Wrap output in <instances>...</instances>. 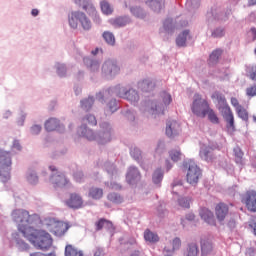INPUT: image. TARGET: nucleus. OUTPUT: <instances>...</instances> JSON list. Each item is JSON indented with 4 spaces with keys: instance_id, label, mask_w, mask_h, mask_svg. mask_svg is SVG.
Instances as JSON below:
<instances>
[{
    "instance_id": "47",
    "label": "nucleus",
    "mask_w": 256,
    "mask_h": 256,
    "mask_svg": "<svg viewBox=\"0 0 256 256\" xmlns=\"http://www.w3.org/2000/svg\"><path fill=\"white\" fill-rule=\"evenodd\" d=\"M27 119V113L21 112L20 116L17 118V125L18 127H23L25 125V120Z\"/></svg>"
},
{
    "instance_id": "53",
    "label": "nucleus",
    "mask_w": 256,
    "mask_h": 256,
    "mask_svg": "<svg viewBox=\"0 0 256 256\" xmlns=\"http://www.w3.org/2000/svg\"><path fill=\"white\" fill-rule=\"evenodd\" d=\"M115 25L119 26V27H123L127 24V20L125 18H117L114 21Z\"/></svg>"
},
{
    "instance_id": "26",
    "label": "nucleus",
    "mask_w": 256,
    "mask_h": 256,
    "mask_svg": "<svg viewBox=\"0 0 256 256\" xmlns=\"http://www.w3.org/2000/svg\"><path fill=\"white\" fill-rule=\"evenodd\" d=\"M14 239L17 249L19 251H27L29 249V244H27L23 239L19 238V234H14Z\"/></svg>"
},
{
    "instance_id": "16",
    "label": "nucleus",
    "mask_w": 256,
    "mask_h": 256,
    "mask_svg": "<svg viewBox=\"0 0 256 256\" xmlns=\"http://www.w3.org/2000/svg\"><path fill=\"white\" fill-rule=\"evenodd\" d=\"M141 178V175L136 167H130L128 169L126 179L129 184H135L137 183Z\"/></svg>"
},
{
    "instance_id": "48",
    "label": "nucleus",
    "mask_w": 256,
    "mask_h": 256,
    "mask_svg": "<svg viewBox=\"0 0 256 256\" xmlns=\"http://www.w3.org/2000/svg\"><path fill=\"white\" fill-rule=\"evenodd\" d=\"M173 248L172 250H167V248L165 247V251L169 252V251H176V249H179V247H181V240L179 238H175L172 242Z\"/></svg>"
},
{
    "instance_id": "43",
    "label": "nucleus",
    "mask_w": 256,
    "mask_h": 256,
    "mask_svg": "<svg viewBox=\"0 0 256 256\" xmlns=\"http://www.w3.org/2000/svg\"><path fill=\"white\" fill-rule=\"evenodd\" d=\"M199 250L196 244L189 245L187 256H198Z\"/></svg>"
},
{
    "instance_id": "45",
    "label": "nucleus",
    "mask_w": 256,
    "mask_h": 256,
    "mask_svg": "<svg viewBox=\"0 0 256 256\" xmlns=\"http://www.w3.org/2000/svg\"><path fill=\"white\" fill-rule=\"evenodd\" d=\"M234 153H235V161L237 163H242V159H243V156H244V153L242 152V150L239 148V147H236L234 149Z\"/></svg>"
},
{
    "instance_id": "55",
    "label": "nucleus",
    "mask_w": 256,
    "mask_h": 256,
    "mask_svg": "<svg viewBox=\"0 0 256 256\" xmlns=\"http://www.w3.org/2000/svg\"><path fill=\"white\" fill-rule=\"evenodd\" d=\"M224 35V32L222 29H217L212 33V37L214 38H220Z\"/></svg>"
},
{
    "instance_id": "19",
    "label": "nucleus",
    "mask_w": 256,
    "mask_h": 256,
    "mask_svg": "<svg viewBox=\"0 0 256 256\" xmlns=\"http://www.w3.org/2000/svg\"><path fill=\"white\" fill-rule=\"evenodd\" d=\"M53 69L60 79L65 77V62L63 60H56L53 65Z\"/></svg>"
},
{
    "instance_id": "23",
    "label": "nucleus",
    "mask_w": 256,
    "mask_h": 256,
    "mask_svg": "<svg viewBox=\"0 0 256 256\" xmlns=\"http://www.w3.org/2000/svg\"><path fill=\"white\" fill-rule=\"evenodd\" d=\"M138 88L142 92H151L155 88V84L150 80H143L142 82L138 83Z\"/></svg>"
},
{
    "instance_id": "11",
    "label": "nucleus",
    "mask_w": 256,
    "mask_h": 256,
    "mask_svg": "<svg viewBox=\"0 0 256 256\" xmlns=\"http://www.w3.org/2000/svg\"><path fill=\"white\" fill-rule=\"evenodd\" d=\"M120 71L117 63L114 60H107L102 66V74L105 77H113Z\"/></svg>"
},
{
    "instance_id": "21",
    "label": "nucleus",
    "mask_w": 256,
    "mask_h": 256,
    "mask_svg": "<svg viewBox=\"0 0 256 256\" xmlns=\"http://www.w3.org/2000/svg\"><path fill=\"white\" fill-rule=\"evenodd\" d=\"M103 189L98 187H91L88 191V197L92 198L93 200H100L103 197Z\"/></svg>"
},
{
    "instance_id": "9",
    "label": "nucleus",
    "mask_w": 256,
    "mask_h": 256,
    "mask_svg": "<svg viewBox=\"0 0 256 256\" xmlns=\"http://www.w3.org/2000/svg\"><path fill=\"white\" fill-rule=\"evenodd\" d=\"M161 99L163 101V104L162 103L158 104L157 101L148 102V107L150 108V111L152 114H154V113H162L163 114L165 106H168L172 101L171 95L166 92H163L161 94Z\"/></svg>"
},
{
    "instance_id": "6",
    "label": "nucleus",
    "mask_w": 256,
    "mask_h": 256,
    "mask_svg": "<svg viewBox=\"0 0 256 256\" xmlns=\"http://www.w3.org/2000/svg\"><path fill=\"white\" fill-rule=\"evenodd\" d=\"M209 109L210 105L208 101L203 99L201 95L195 94L191 105L192 113L197 117L205 118Z\"/></svg>"
},
{
    "instance_id": "61",
    "label": "nucleus",
    "mask_w": 256,
    "mask_h": 256,
    "mask_svg": "<svg viewBox=\"0 0 256 256\" xmlns=\"http://www.w3.org/2000/svg\"><path fill=\"white\" fill-rule=\"evenodd\" d=\"M109 110L111 112H114L116 110V102L115 101L110 103Z\"/></svg>"
},
{
    "instance_id": "51",
    "label": "nucleus",
    "mask_w": 256,
    "mask_h": 256,
    "mask_svg": "<svg viewBox=\"0 0 256 256\" xmlns=\"http://www.w3.org/2000/svg\"><path fill=\"white\" fill-rule=\"evenodd\" d=\"M131 12L134 16L138 18H143L144 14L141 8H131Z\"/></svg>"
},
{
    "instance_id": "18",
    "label": "nucleus",
    "mask_w": 256,
    "mask_h": 256,
    "mask_svg": "<svg viewBox=\"0 0 256 256\" xmlns=\"http://www.w3.org/2000/svg\"><path fill=\"white\" fill-rule=\"evenodd\" d=\"M200 217L210 225H216L214 214L207 208H202L199 212Z\"/></svg>"
},
{
    "instance_id": "17",
    "label": "nucleus",
    "mask_w": 256,
    "mask_h": 256,
    "mask_svg": "<svg viewBox=\"0 0 256 256\" xmlns=\"http://www.w3.org/2000/svg\"><path fill=\"white\" fill-rule=\"evenodd\" d=\"M76 4H79L83 10H85L89 15L97 14L95 6L92 5L91 0H75Z\"/></svg>"
},
{
    "instance_id": "44",
    "label": "nucleus",
    "mask_w": 256,
    "mask_h": 256,
    "mask_svg": "<svg viewBox=\"0 0 256 256\" xmlns=\"http://www.w3.org/2000/svg\"><path fill=\"white\" fill-rule=\"evenodd\" d=\"M169 156L174 162H177L181 159L182 154L180 150H171Z\"/></svg>"
},
{
    "instance_id": "5",
    "label": "nucleus",
    "mask_w": 256,
    "mask_h": 256,
    "mask_svg": "<svg viewBox=\"0 0 256 256\" xmlns=\"http://www.w3.org/2000/svg\"><path fill=\"white\" fill-rule=\"evenodd\" d=\"M50 171L49 181L55 191H65V174L57 166L51 164L48 166Z\"/></svg>"
},
{
    "instance_id": "13",
    "label": "nucleus",
    "mask_w": 256,
    "mask_h": 256,
    "mask_svg": "<svg viewBox=\"0 0 256 256\" xmlns=\"http://www.w3.org/2000/svg\"><path fill=\"white\" fill-rule=\"evenodd\" d=\"M181 132V127L176 121H168L166 125V135L170 138H174Z\"/></svg>"
},
{
    "instance_id": "10",
    "label": "nucleus",
    "mask_w": 256,
    "mask_h": 256,
    "mask_svg": "<svg viewBox=\"0 0 256 256\" xmlns=\"http://www.w3.org/2000/svg\"><path fill=\"white\" fill-rule=\"evenodd\" d=\"M242 202L250 212H256V191L249 190L242 195Z\"/></svg>"
},
{
    "instance_id": "20",
    "label": "nucleus",
    "mask_w": 256,
    "mask_h": 256,
    "mask_svg": "<svg viewBox=\"0 0 256 256\" xmlns=\"http://www.w3.org/2000/svg\"><path fill=\"white\" fill-rule=\"evenodd\" d=\"M27 183L29 185H38L39 184V175H37V171L28 170L25 175Z\"/></svg>"
},
{
    "instance_id": "39",
    "label": "nucleus",
    "mask_w": 256,
    "mask_h": 256,
    "mask_svg": "<svg viewBox=\"0 0 256 256\" xmlns=\"http://www.w3.org/2000/svg\"><path fill=\"white\" fill-rule=\"evenodd\" d=\"M246 73L251 80L256 81V66H247Z\"/></svg>"
},
{
    "instance_id": "30",
    "label": "nucleus",
    "mask_w": 256,
    "mask_h": 256,
    "mask_svg": "<svg viewBox=\"0 0 256 256\" xmlns=\"http://www.w3.org/2000/svg\"><path fill=\"white\" fill-rule=\"evenodd\" d=\"M202 255H208L212 251V244L208 239L201 240Z\"/></svg>"
},
{
    "instance_id": "57",
    "label": "nucleus",
    "mask_w": 256,
    "mask_h": 256,
    "mask_svg": "<svg viewBox=\"0 0 256 256\" xmlns=\"http://www.w3.org/2000/svg\"><path fill=\"white\" fill-rule=\"evenodd\" d=\"M13 116V112L11 110H5L3 113H2V117L3 119H9Z\"/></svg>"
},
{
    "instance_id": "3",
    "label": "nucleus",
    "mask_w": 256,
    "mask_h": 256,
    "mask_svg": "<svg viewBox=\"0 0 256 256\" xmlns=\"http://www.w3.org/2000/svg\"><path fill=\"white\" fill-rule=\"evenodd\" d=\"M13 165V154L11 151L0 150V180L7 183L11 179V166Z\"/></svg>"
},
{
    "instance_id": "31",
    "label": "nucleus",
    "mask_w": 256,
    "mask_h": 256,
    "mask_svg": "<svg viewBox=\"0 0 256 256\" xmlns=\"http://www.w3.org/2000/svg\"><path fill=\"white\" fill-rule=\"evenodd\" d=\"M107 127L106 132H101L99 134V143L104 144L106 142H109L111 140V133H110V128L108 124H105Z\"/></svg>"
},
{
    "instance_id": "22",
    "label": "nucleus",
    "mask_w": 256,
    "mask_h": 256,
    "mask_svg": "<svg viewBox=\"0 0 256 256\" xmlns=\"http://www.w3.org/2000/svg\"><path fill=\"white\" fill-rule=\"evenodd\" d=\"M200 156L202 159H204L207 162H212L215 159V156L213 154V150L211 148H202L200 151Z\"/></svg>"
},
{
    "instance_id": "42",
    "label": "nucleus",
    "mask_w": 256,
    "mask_h": 256,
    "mask_svg": "<svg viewBox=\"0 0 256 256\" xmlns=\"http://www.w3.org/2000/svg\"><path fill=\"white\" fill-rule=\"evenodd\" d=\"M103 38L109 45L113 46L115 44V37L112 33L104 32Z\"/></svg>"
},
{
    "instance_id": "1",
    "label": "nucleus",
    "mask_w": 256,
    "mask_h": 256,
    "mask_svg": "<svg viewBox=\"0 0 256 256\" xmlns=\"http://www.w3.org/2000/svg\"><path fill=\"white\" fill-rule=\"evenodd\" d=\"M12 219L15 223H18V231H20L36 249L45 251L53 245V238H51L50 233L35 229V227L41 225V217H39V214L30 215L27 210L18 209L12 212Z\"/></svg>"
},
{
    "instance_id": "36",
    "label": "nucleus",
    "mask_w": 256,
    "mask_h": 256,
    "mask_svg": "<svg viewBox=\"0 0 256 256\" xmlns=\"http://www.w3.org/2000/svg\"><path fill=\"white\" fill-rule=\"evenodd\" d=\"M107 199L115 204H119L123 201V198L117 193H109Z\"/></svg>"
},
{
    "instance_id": "62",
    "label": "nucleus",
    "mask_w": 256,
    "mask_h": 256,
    "mask_svg": "<svg viewBox=\"0 0 256 256\" xmlns=\"http://www.w3.org/2000/svg\"><path fill=\"white\" fill-rule=\"evenodd\" d=\"M186 218H187L188 220L192 221V220L195 219V215L192 214V213H190V214H188V215L186 216Z\"/></svg>"
},
{
    "instance_id": "7",
    "label": "nucleus",
    "mask_w": 256,
    "mask_h": 256,
    "mask_svg": "<svg viewBox=\"0 0 256 256\" xmlns=\"http://www.w3.org/2000/svg\"><path fill=\"white\" fill-rule=\"evenodd\" d=\"M183 165L187 170V175H186L187 182L195 186L198 183L199 179L202 177L201 169L192 160L185 161Z\"/></svg>"
},
{
    "instance_id": "49",
    "label": "nucleus",
    "mask_w": 256,
    "mask_h": 256,
    "mask_svg": "<svg viewBox=\"0 0 256 256\" xmlns=\"http://www.w3.org/2000/svg\"><path fill=\"white\" fill-rule=\"evenodd\" d=\"M47 221L48 222L46 223V225L48 227H52V229H57V227H59V225H61V222H57L54 218H50Z\"/></svg>"
},
{
    "instance_id": "4",
    "label": "nucleus",
    "mask_w": 256,
    "mask_h": 256,
    "mask_svg": "<svg viewBox=\"0 0 256 256\" xmlns=\"http://www.w3.org/2000/svg\"><path fill=\"white\" fill-rule=\"evenodd\" d=\"M68 23L73 29H77L79 24L85 31L91 30L92 27L89 17H87V15L81 11L72 12L68 17Z\"/></svg>"
},
{
    "instance_id": "27",
    "label": "nucleus",
    "mask_w": 256,
    "mask_h": 256,
    "mask_svg": "<svg viewBox=\"0 0 256 256\" xmlns=\"http://www.w3.org/2000/svg\"><path fill=\"white\" fill-rule=\"evenodd\" d=\"M102 228H106L108 230L113 229V224L111 221L101 218L96 222V230H101Z\"/></svg>"
},
{
    "instance_id": "24",
    "label": "nucleus",
    "mask_w": 256,
    "mask_h": 256,
    "mask_svg": "<svg viewBox=\"0 0 256 256\" xmlns=\"http://www.w3.org/2000/svg\"><path fill=\"white\" fill-rule=\"evenodd\" d=\"M119 96L131 102H137L139 100L138 93L133 89H130L129 91L125 92L124 94H120Z\"/></svg>"
},
{
    "instance_id": "52",
    "label": "nucleus",
    "mask_w": 256,
    "mask_h": 256,
    "mask_svg": "<svg viewBox=\"0 0 256 256\" xmlns=\"http://www.w3.org/2000/svg\"><path fill=\"white\" fill-rule=\"evenodd\" d=\"M130 154L135 160H139L141 158V151L137 148L132 149Z\"/></svg>"
},
{
    "instance_id": "50",
    "label": "nucleus",
    "mask_w": 256,
    "mask_h": 256,
    "mask_svg": "<svg viewBox=\"0 0 256 256\" xmlns=\"http://www.w3.org/2000/svg\"><path fill=\"white\" fill-rule=\"evenodd\" d=\"M190 198H181L179 199V205L182 206L183 208H189L190 207Z\"/></svg>"
},
{
    "instance_id": "64",
    "label": "nucleus",
    "mask_w": 256,
    "mask_h": 256,
    "mask_svg": "<svg viewBox=\"0 0 256 256\" xmlns=\"http://www.w3.org/2000/svg\"><path fill=\"white\" fill-rule=\"evenodd\" d=\"M30 256H45V254L41 252H35V253H31Z\"/></svg>"
},
{
    "instance_id": "41",
    "label": "nucleus",
    "mask_w": 256,
    "mask_h": 256,
    "mask_svg": "<svg viewBox=\"0 0 256 256\" xmlns=\"http://www.w3.org/2000/svg\"><path fill=\"white\" fill-rule=\"evenodd\" d=\"M221 55H222V50L217 49L213 51L212 54L210 55V62L212 64L217 63Z\"/></svg>"
},
{
    "instance_id": "63",
    "label": "nucleus",
    "mask_w": 256,
    "mask_h": 256,
    "mask_svg": "<svg viewBox=\"0 0 256 256\" xmlns=\"http://www.w3.org/2000/svg\"><path fill=\"white\" fill-rule=\"evenodd\" d=\"M251 33L253 36V40H256V28H251Z\"/></svg>"
},
{
    "instance_id": "54",
    "label": "nucleus",
    "mask_w": 256,
    "mask_h": 256,
    "mask_svg": "<svg viewBox=\"0 0 256 256\" xmlns=\"http://www.w3.org/2000/svg\"><path fill=\"white\" fill-rule=\"evenodd\" d=\"M246 94L251 97L256 96V86H251L247 88Z\"/></svg>"
},
{
    "instance_id": "60",
    "label": "nucleus",
    "mask_w": 256,
    "mask_h": 256,
    "mask_svg": "<svg viewBox=\"0 0 256 256\" xmlns=\"http://www.w3.org/2000/svg\"><path fill=\"white\" fill-rule=\"evenodd\" d=\"M39 13H40V11L37 8H34L31 10L32 17H39Z\"/></svg>"
},
{
    "instance_id": "32",
    "label": "nucleus",
    "mask_w": 256,
    "mask_h": 256,
    "mask_svg": "<svg viewBox=\"0 0 256 256\" xmlns=\"http://www.w3.org/2000/svg\"><path fill=\"white\" fill-rule=\"evenodd\" d=\"M93 103H95V99L93 97L84 99L83 101H81V108L85 111H89V109L93 107Z\"/></svg>"
},
{
    "instance_id": "40",
    "label": "nucleus",
    "mask_w": 256,
    "mask_h": 256,
    "mask_svg": "<svg viewBox=\"0 0 256 256\" xmlns=\"http://www.w3.org/2000/svg\"><path fill=\"white\" fill-rule=\"evenodd\" d=\"M41 131H43V126L41 124H33L30 127V133L34 136L40 135Z\"/></svg>"
},
{
    "instance_id": "58",
    "label": "nucleus",
    "mask_w": 256,
    "mask_h": 256,
    "mask_svg": "<svg viewBox=\"0 0 256 256\" xmlns=\"http://www.w3.org/2000/svg\"><path fill=\"white\" fill-rule=\"evenodd\" d=\"M231 104L233 107H235V109L237 110L239 107H242L240 104H239V101L236 99V98H231Z\"/></svg>"
},
{
    "instance_id": "59",
    "label": "nucleus",
    "mask_w": 256,
    "mask_h": 256,
    "mask_svg": "<svg viewBox=\"0 0 256 256\" xmlns=\"http://www.w3.org/2000/svg\"><path fill=\"white\" fill-rule=\"evenodd\" d=\"M94 256H104V251L101 248H97L94 252Z\"/></svg>"
},
{
    "instance_id": "15",
    "label": "nucleus",
    "mask_w": 256,
    "mask_h": 256,
    "mask_svg": "<svg viewBox=\"0 0 256 256\" xmlns=\"http://www.w3.org/2000/svg\"><path fill=\"white\" fill-rule=\"evenodd\" d=\"M229 212L227 204L220 202L215 206V214L219 221H223Z\"/></svg>"
},
{
    "instance_id": "14",
    "label": "nucleus",
    "mask_w": 256,
    "mask_h": 256,
    "mask_svg": "<svg viewBox=\"0 0 256 256\" xmlns=\"http://www.w3.org/2000/svg\"><path fill=\"white\" fill-rule=\"evenodd\" d=\"M66 204L70 208L79 209L83 207V198L79 194L72 193L68 198V200L66 201Z\"/></svg>"
},
{
    "instance_id": "8",
    "label": "nucleus",
    "mask_w": 256,
    "mask_h": 256,
    "mask_svg": "<svg viewBox=\"0 0 256 256\" xmlns=\"http://www.w3.org/2000/svg\"><path fill=\"white\" fill-rule=\"evenodd\" d=\"M83 125H81L78 129V135L84 137L90 141H93L97 138L93 130L87 128V123L89 125L95 126L97 125V118L93 115H89L82 120Z\"/></svg>"
},
{
    "instance_id": "35",
    "label": "nucleus",
    "mask_w": 256,
    "mask_h": 256,
    "mask_svg": "<svg viewBox=\"0 0 256 256\" xmlns=\"http://www.w3.org/2000/svg\"><path fill=\"white\" fill-rule=\"evenodd\" d=\"M100 7H101V11H102L103 14H105V15H110V14H112V12H113V9H112L111 6L109 5V3L106 2V1H102V2L100 3Z\"/></svg>"
},
{
    "instance_id": "37",
    "label": "nucleus",
    "mask_w": 256,
    "mask_h": 256,
    "mask_svg": "<svg viewBox=\"0 0 256 256\" xmlns=\"http://www.w3.org/2000/svg\"><path fill=\"white\" fill-rule=\"evenodd\" d=\"M152 179L155 184H160L163 179V171L161 169H157L154 172Z\"/></svg>"
},
{
    "instance_id": "28",
    "label": "nucleus",
    "mask_w": 256,
    "mask_h": 256,
    "mask_svg": "<svg viewBox=\"0 0 256 256\" xmlns=\"http://www.w3.org/2000/svg\"><path fill=\"white\" fill-rule=\"evenodd\" d=\"M144 239H145V241H148L149 243H158V241H159L158 235L156 233H153L149 229H147L144 232Z\"/></svg>"
},
{
    "instance_id": "46",
    "label": "nucleus",
    "mask_w": 256,
    "mask_h": 256,
    "mask_svg": "<svg viewBox=\"0 0 256 256\" xmlns=\"http://www.w3.org/2000/svg\"><path fill=\"white\" fill-rule=\"evenodd\" d=\"M22 147H21V143L18 142V140H14L11 146V154L13 155V153H19V151H21Z\"/></svg>"
},
{
    "instance_id": "34",
    "label": "nucleus",
    "mask_w": 256,
    "mask_h": 256,
    "mask_svg": "<svg viewBox=\"0 0 256 256\" xmlns=\"http://www.w3.org/2000/svg\"><path fill=\"white\" fill-rule=\"evenodd\" d=\"M150 6L155 12H159L162 8H164V1L163 0H152L150 3Z\"/></svg>"
},
{
    "instance_id": "38",
    "label": "nucleus",
    "mask_w": 256,
    "mask_h": 256,
    "mask_svg": "<svg viewBox=\"0 0 256 256\" xmlns=\"http://www.w3.org/2000/svg\"><path fill=\"white\" fill-rule=\"evenodd\" d=\"M236 112H237L238 116H239L242 120L248 121L249 115H248L247 110H246L243 106H241V107H239L238 109H236Z\"/></svg>"
},
{
    "instance_id": "2",
    "label": "nucleus",
    "mask_w": 256,
    "mask_h": 256,
    "mask_svg": "<svg viewBox=\"0 0 256 256\" xmlns=\"http://www.w3.org/2000/svg\"><path fill=\"white\" fill-rule=\"evenodd\" d=\"M211 98L213 100L217 101V103L219 105L218 109L221 112L225 121L227 122V127L234 129L235 128L234 115H233L231 108L227 104L225 96L223 94H221L220 92L216 91L212 94Z\"/></svg>"
},
{
    "instance_id": "56",
    "label": "nucleus",
    "mask_w": 256,
    "mask_h": 256,
    "mask_svg": "<svg viewBox=\"0 0 256 256\" xmlns=\"http://www.w3.org/2000/svg\"><path fill=\"white\" fill-rule=\"evenodd\" d=\"M90 69L92 71L99 70V62H97V61H90Z\"/></svg>"
},
{
    "instance_id": "29",
    "label": "nucleus",
    "mask_w": 256,
    "mask_h": 256,
    "mask_svg": "<svg viewBox=\"0 0 256 256\" xmlns=\"http://www.w3.org/2000/svg\"><path fill=\"white\" fill-rule=\"evenodd\" d=\"M190 38L189 36V31L186 30L184 32H182L176 39V44L179 47H184L186 45V40Z\"/></svg>"
},
{
    "instance_id": "25",
    "label": "nucleus",
    "mask_w": 256,
    "mask_h": 256,
    "mask_svg": "<svg viewBox=\"0 0 256 256\" xmlns=\"http://www.w3.org/2000/svg\"><path fill=\"white\" fill-rule=\"evenodd\" d=\"M65 256H84L83 252L73 245L65 247Z\"/></svg>"
},
{
    "instance_id": "12",
    "label": "nucleus",
    "mask_w": 256,
    "mask_h": 256,
    "mask_svg": "<svg viewBox=\"0 0 256 256\" xmlns=\"http://www.w3.org/2000/svg\"><path fill=\"white\" fill-rule=\"evenodd\" d=\"M44 128L48 133L53 131H58V133H60L61 129H63V123H61L59 118L52 117L45 121Z\"/></svg>"
},
{
    "instance_id": "33",
    "label": "nucleus",
    "mask_w": 256,
    "mask_h": 256,
    "mask_svg": "<svg viewBox=\"0 0 256 256\" xmlns=\"http://www.w3.org/2000/svg\"><path fill=\"white\" fill-rule=\"evenodd\" d=\"M208 115V119L211 123L213 124H219V118L218 116L216 115V113L214 112L213 109H211L209 107L208 111H206V116Z\"/></svg>"
}]
</instances>
